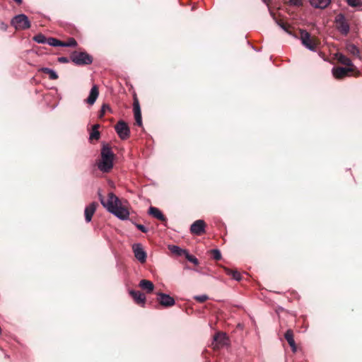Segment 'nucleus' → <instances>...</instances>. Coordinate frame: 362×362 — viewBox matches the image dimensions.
<instances>
[{"instance_id":"obj_38","label":"nucleus","mask_w":362,"mask_h":362,"mask_svg":"<svg viewBox=\"0 0 362 362\" xmlns=\"http://www.w3.org/2000/svg\"><path fill=\"white\" fill-rule=\"evenodd\" d=\"M58 61L60 63H68L69 62V59L66 57H61L58 58Z\"/></svg>"},{"instance_id":"obj_8","label":"nucleus","mask_w":362,"mask_h":362,"mask_svg":"<svg viewBox=\"0 0 362 362\" xmlns=\"http://www.w3.org/2000/svg\"><path fill=\"white\" fill-rule=\"evenodd\" d=\"M115 132L118 134L119 137L125 140L129 137L130 129L127 124L123 120H119L115 127Z\"/></svg>"},{"instance_id":"obj_2","label":"nucleus","mask_w":362,"mask_h":362,"mask_svg":"<svg viewBox=\"0 0 362 362\" xmlns=\"http://www.w3.org/2000/svg\"><path fill=\"white\" fill-rule=\"evenodd\" d=\"M115 154L108 144H103L100 151V159L96 165L98 170L103 173H108L113 168Z\"/></svg>"},{"instance_id":"obj_24","label":"nucleus","mask_w":362,"mask_h":362,"mask_svg":"<svg viewBox=\"0 0 362 362\" xmlns=\"http://www.w3.org/2000/svg\"><path fill=\"white\" fill-rule=\"evenodd\" d=\"M40 71L44 74H48L49 78L51 80H56L59 78L57 73L54 70L48 67H42Z\"/></svg>"},{"instance_id":"obj_34","label":"nucleus","mask_w":362,"mask_h":362,"mask_svg":"<svg viewBox=\"0 0 362 362\" xmlns=\"http://www.w3.org/2000/svg\"><path fill=\"white\" fill-rule=\"evenodd\" d=\"M194 299L196 300L197 301L199 302V303H204L206 300L209 299V296L207 295H205V294L199 295V296H195L194 297Z\"/></svg>"},{"instance_id":"obj_10","label":"nucleus","mask_w":362,"mask_h":362,"mask_svg":"<svg viewBox=\"0 0 362 362\" xmlns=\"http://www.w3.org/2000/svg\"><path fill=\"white\" fill-rule=\"evenodd\" d=\"M206 223L204 221L199 219L195 221L190 226L191 233L200 235L205 233Z\"/></svg>"},{"instance_id":"obj_18","label":"nucleus","mask_w":362,"mask_h":362,"mask_svg":"<svg viewBox=\"0 0 362 362\" xmlns=\"http://www.w3.org/2000/svg\"><path fill=\"white\" fill-rule=\"evenodd\" d=\"M331 0H310V4L312 6L320 9L327 8Z\"/></svg>"},{"instance_id":"obj_25","label":"nucleus","mask_w":362,"mask_h":362,"mask_svg":"<svg viewBox=\"0 0 362 362\" xmlns=\"http://www.w3.org/2000/svg\"><path fill=\"white\" fill-rule=\"evenodd\" d=\"M100 127V125L98 124H94L92 127V131L90 133L89 135V140H98L100 136V132L98 131V128Z\"/></svg>"},{"instance_id":"obj_11","label":"nucleus","mask_w":362,"mask_h":362,"mask_svg":"<svg viewBox=\"0 0 362 362\" xmlns=\"http://www.w3.org/2000/svg\"><path fill=\"white\" fill-rule=\"evenodd\" d=\"M352 71L353 69L351 67L337 66L333 67L332 72L334 78L340 79L348 76Z\"/></svg>"},{"instance_id":"obj_3","label":"nucleus","mask_w":362,"mask_h":362,"mask_svg":"<svg viewBox=\"0 0 362 362\" xmlns=\"http://www.w3.org/2000/svg\"><path fill=\"white\" fill-rule=\"evenodd\" d=\"M71 60L78 66H83L92 64L93 59L86 52H74L71 55Z\"/></svg>"},{"instance_id":"obj_23","label":"nucleus","mask_w":362,"mask_h":362,"mask_svg":"<svg viewBox=\"0 0 362 362\" xmlns=\"http://www.w3.org/2000/svg\"><path fill=\"white\" fill-rule=\"evenodd\" d=\"M168 249L170 251L177 256H185L187 251L186 250H183L177 245H171L168 246Z\"/></svg>"},{"instance_id":"obj_39","label":"nucleus","mask_w":362,"mask_h":362,"mask_svg":"<svg viewBox=\"0 0 362 362\" xmlns=\"http://www.w3.org/2000/svg\"><path fill=\"white\" fill-rule=\"evenodd\" d=\"M8 28V25L4 22L0 21V30L6 31Z\"/></svg>"},{"instance_id":"obj_15","label":"nucleus","mask_w":362,"mask_h":362,"mask_svg":"<svg viewBox=\"0 0 362 362\" xmlns=\"http://www.w3.org/2000/svg\"><path fill=\"white\" fill-rule=\"evenodd\" d=\"M148 214L163 222L167 221L166 217L163 215L162 211L156 207L150 206L148 209Z\"/></svg>"},{"instance_id":"obj_35","label":"nucleus","mask_w":362,"mask_h":362,"mask_svg":"<svg viewBox=\"0 0 362 362\" xmlns=\"http://www.w3.org/2000/svg\"><path fill=\"white\" fill-rule=\"evenodd\" d=\"M110 107L107 105V104H103L101 107V109H100V115H99V117H102L104 116L105 112L107 110H110Z\"/></svg>"},{"instance_id":"obj_19","label":"nucleus","mask_w":362,"mask_h":362,"mask_svg":"<svg viewBox=\"0 0 362 362\" xmlns=\"http://www.w3.org/2000/svg\"><path fill=\"white\" fill-rule=\"evenodd\" d=\"M139 286L148 293H151L154 289L153 284L151 281L146 279L141 280L139 282Z\"/></svg>"},{"instance_id":"obj_29","label":"nucleus","mask_w":362,"mask_h":362,"mask_svg":"<svg viewBox=\"0 0 362 362\" xmlns=\"http://www.w3.org/2000/svg\"><path fill=\"white\" fill-rule=\"evenodd\" d=\"M47 44L52 47H62V42L57 38L50 37L47 38Z\"/></svg>"},{"instance_id":"obj_5","label":"nucleus","mask_w":362,"mask_h":362,"mask_svg":"<svg viewBox=\"0 0 362 362\" xmlns=\"http://www.w3.org/2000/svg\"><path fill=\"white\" fill-rule=\"evenodd\" d=\"M335 23L337 30L344 35H346L350 30V26L343 13H339L335 17Z\"/></svg>"},{"instance_id":"obj_33","label":"nucleus","mask_w":362,"mask_h":362,"mask_svg":"<svg viewBox=\"0 0 362 362\" xmlns=\"http://www.w3.org/2000/svg\"><path fill=\"white\" fill-rule=\"evenodd\" d=\"M211 253L213 256V258L215 260H220L221 259V251L218 249H213L211 250Z\"/></svg>"},{"instance_id":"obj_30","label":"nucleus","mask_w":362,"mask_h":362,"mask_svg":"<svg viewBox=\"0 0 362 362\" xmlns=\"http://www.w3.org/2000/svg\"><path fill=\"white\" fill-rule=\"evenodd\" d=\"M347 4L354 8L362 6V0H346Z\"/></svg>"},{"instance_id":"obj_17","label":"nucleus","mask_w":362,"mask_h":362,"mask_svg":"<svg viewBox=\"0 0 362 362\" xmlns=\"http://www.w3.org/2000/svg\"><path fill=\"white\" fill-rule=\"evenodd\" d=\"M98 95H99L98 88L97 86L94 85L90 90L89 95L87 98V99L86 100V102L87 103H88L89 105H93L95 103V101L98 97Z\"/></svg>"},{"instance_id":"obj_22","label":"nucleus","mask_w":362,"mask_h":362,"mask_svg":"<svg viewBox=\"0 0 362 362\" xmlns=\"http://www.w3.org/2000/svg\"><path fill=\"white\" fill-rule=\"evenodd\" d=\"M346 49L349 54H352L353 56H354L357 58L361 59L360 50H359L358 47L356 45H355L354 44H352V43L346 44Z\"/></svg>"},{"instance_id":"obj_26","label":"nucleus","mask_w":362,"mask_h":362,"mask_svg":"<svg viewBox=\"0 0 362 362\" xmlns=\"http://www.w3.org/2000/svg\"><path fill=\"white\" fill-rule=\"evenodd\" d=\"M269 13H270V15L272 16V17L273 18V19L275 21V22L276 23V24L282 29L284 30L285 32H286L288 35H292V36H294L295 37L297 38V36L293 35V33L288 30V26L286 25V24H285L284 23L277 20L275 16H274V14L272 11H271L269 10Z\"/></svg>"},{"instance_id":"obj_16","label":"nucleus","mask_w":362,"mask_h":362,"mask_svg":"<svg viewBox=\"0 0 362 362\" xmlns=\"http://www.w3.org/2000/svg\"><path fill=\"white\" fill-rule=\"evenodd\" d=\"M130 296L133 298L137 304H144L146 302V296L139 291L130 290Z\"/></svg>"},{"instance_id":"obj_14","label":"nucleus","mask_w":362,"mask_h":362,"mask_svg":"<svg viewBox=\"0 0 362 362\" xmlns=\"http://www.w3.org/2000/svg\"><path fill=\"white\" fill-rule=\"evenodd\" d=\"M133 109H134L136 123L138 126H141L142 125L141 112L139 103L136 98L134 99V101L133 103Z\"/></svg>"},{"instance_id":"obj_28","label":"nucleus","mask_w":362,"mask_h":362,"mask_svg":"<svg viewBox=\"0 0 362 362\" xmlns=\"http://www.w3.org/2000/svg\"><path fill=\"white\" fill-rule=\"evenodd\" d=\"M33 40L39 44H47V38L42 33H38L35 35Z\"/></svg>"},{"instance_id":"obj_21","label":"nucleus","mask_w":362,"mask_h":362,"mask_svg":"<svg viewBox=\"0 0 362 362\" xmlns=\"http://www.w3.org/2000/svg\"><path fill=\"white\" fill-rule=\"evenodd\" d=\"M336 58L339 63L346 66L347 67H352L354 66L351 60L341 53H337L336 54Z\"/></svg>"},{"instance_id":"obj_7","label":"nucleus","mask_w":362,"mask_h":362,"mask_svg":"<svg viewBox=\"0 0 362 362\" xmlns=\"http://www.w3.org/2000/svg\"><path fill=\"white\" fill-rule=\"evenodd\" d=\"M302 45L312 52H316V45L311 39L310 33L305 30H300Z\"/></svg>"},{"instance_id":"obj_31","label":"nucleus","mask_w":362,"mask_h":362,"mask_svg":"<svg viewBox=\"0 0 362 362\" xmlns=\"http://www.w3.org/2000/svg\"><path fill=\"white\" fill-rule=\"evenodd\" d=\"M185 257L189 262L193 263L194 264L197 265L199 264L198 259L194 255H190L188 251H187Z\"/></svg>"},{"instance_id":"obj_4","label":"nucleus","mask_w":362,"mask_h":362,"mask_svg":"<svg viewBox=\"0 0 362 362\" xmlns=\"http://www.w3.org/2000/svg\"><path fill=\"white\" fill-rule=\"evenodd\" d=\"M11 24L17 30H26L30 28V22L23 13L15 16L11 19Z\"/></svg>"},{"instance_id":"obj_12","label":"nucleus","mask_w":362,"mask_h":362,"mask_svg":"<svg viewBox=\"0 0 362 362\" xmlns=\"http://www.w3.org/2000/svg\"><path fill=\"white\" fill-rule=\"evenodd\" d=\"M98 206V204L97 202H93L85 208V220L87 223L91 221L93 215L95 214Z\"/></svg>"},{"instance_id":"obj_1","label":"nucleus","mask_w":362,"mask_h":362,"mask_svg":"<svg viewBox=\"0 0 362 362\" xmlns=\"http://www.w3.org/2000/svg\"><path fill=\"white\" fill-rule=\"evenodd\" d=\"M98 194L101 204L108 212L122 221L129 218V211L122 206L120 199L113 192L108 193L107 200L105 199L100 190Z\"/></svg>"},{"instance_id":"obj_9","label":"nucleus","mask_w":362,"mask_h":362,"mask_svg":"<svg viewBox=\"0 0 362 362\" xmlns=\"http://www.w3.org/2000/svg\"><path fill=\"white\" fill-rule=\"evenodd\" d=\"M132 251L135 258L141 264L146 262L147 254L141 243H134L132 245Z\"/></svg>"},{"instance_id":"obj_36","label":"nucleus","mask_w":362,"mask_h":362,"mask_svg":"<svg viewBox=\"0 0 362 362\" xmlns=\"http://www.w3.org/2000/svg\"><path fill=\"white\" fill-rule=\"evenodd\" d=\"M288 4L292 6H301L303 5L302 0H289Z\"/></svg>"},{"instance_id":"obj_20","label":"nucleus","mask_w":362,"mask_h":362,"mask_svg":"<svg viewBox=\"0 0 362 362\" xmlns=\"http://www.w3.org/2000/svg\"><path fill=\"white\" fill-rule=\"evenodd\" d=\"M284 337L291 347L292 350L296 351V346L293 338V331L291 329H288L284 334Z\"/></svg>"},{"instance_id":"obj_6","label":"nucleus","mask_w":362,"mask_h":362,"mask_svg":"<svg viewBox=\"0 0 362 362\" xmlns=\"http://www.w3.org/2000/svg\"><path fill=\"white\" fill-rule=\"evenodd\" d=\"M156 295L157 301L163 308H170L175 304V299L169 294L158 291Z\"/></svg>"},{"instance_id":"obj_32","label":"nucleus","mask_w":362,"mask_h":362,"mask_svg":"<svg viewBox=\"0 0 362 362\" xmlns=\"http://www.w3.org/2000/svg\"><path fill=\"white\" fill-rule=\"evenodd\" d=\"M77 45V42L74 38H70L66 42H62V47H74Z\"/></svg>"},{"instance_id":"obj_40","label":"nucleus","mask_w":362,"mask_h":362,"mask_svg":"<svg viewBox=\"0 0 362 362\" xmlns=\"http://www.w3.org/2000/svg\"><path fill=\"white\" fill-rule=\"evenodd\" d=\"M17 4H21L22 3V0H14Z\"/></svg>"},{"instance_id":"obj_13","label":"nucleus","mask_w":362,"mask_h":362,"mask_svg":"<svg viewBox=\"0 0 362 362\" xmlns=\"http://www.w3.org/2000/svg\"><path fill=\"white\" fill-rule=\"evenodd\" d=\"M228 338L223 332H218L214 337V343L217 347L223 346L227 345Z\"/></svg>"},{"instance_id":"obj_27","label":"nucleus","mask_w":362,"mask_h":362,"mask_svg":"<svg viewBox=\"0 0 362 362\" xmlns=\"http://www.w3.org/2000/svg\"><path fill=\"white\" fill-rule=\"evenodd\" d=\"M226 274L231 276L235 281H240L242 279V276L238 271L226 269Z\"/></svg>"},{"instance_id":"obj_37","label":"nucleus","mask_w":362,"mask_h":362,"mask_svg":"<svg viewBox=\"0 0 362 362\" xmlns=\"http://www.w3.org/2000/svg\"><path fill=\"white\" fill-rule=\"evenodd\" d=\"M134 225L137 229H139V230H141L143 233H147L148 230V228L142 224L136 223H134Z\"/></svg>"}]
</instances>
